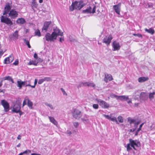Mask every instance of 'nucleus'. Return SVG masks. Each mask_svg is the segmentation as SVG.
<instances>
[{
    "instance_id": "obj_1",
    "label": "nucleus",
    "mask_w": 155,
    "mask_h": 155,
    "mask_svg": "<svg viewBox=\"0 0 155 155\" xmlns=\"http://www.w3.org/2000/svg\"><path fill=\"white\" fill-rule=\"evenodd\" d=\"M11 4L7 3L4 8L3 15L0 18L1 21L4 23L9 26H11L13 25V22L11 19L7 16V14L8 13L9 10L12 8Z\"/></svg>"
},
{
    "instance_id": "obj_2",
    "label": "nucleus",
    "mask_w": 155,
    "mask_h": 155,
    "mask_svg": "<svg viewBox=\"0 0 155 155\" xmlns=\"http://www.w3.org/2000/svg\"><path fill=\"white\" fill-rule=\"evenodd\" d=\"M129 143L127 144L125 147L127 148V150L128 151H129L132 149L131 147L133 148L136 150L135 147V146L137 147H139L140 146V144L138 140H133L131 139H129Z\"/></svg>"
},
{
    "instance_id": "obj_3",
    "label": "nucleus",
    "mask_w": 155,
    "mask_h": 155,
    "mask_svg": "<svg viewBox=\"0 0 155 155\" xmlns=\"http://www.w3.org/2000/svg\"><path fill=\"white\" fill-rule=\"evenodd\" d=\"M83 7V5L80 2L75 1L72 3L71 5L70 6L69 9L71 11H73L74 9L80 10Z\"/></svg>"
},
{
    "instance_id": "obj_4",
    "label": "nucleus",
    "mask_w": 155,
    "mask_h": 155,
    "mask_svg": "<svg viewBox=\"0 0 155 155\" xmlns=\"http://www.w3.org/2000/svg\"><path fill=\"white\" fill-rule=\"evenodd\" d=\"M96 101L102 108L107 109L109 107V104L105 101L98 98H96Z\"/></svg>"
},
{
    "instance_id": "obj_5",
    "label": "nucleus",
    "mask_w": 155,
    "mask_h": 155,
    "mask_svg": "<svg viewBox=\"0 0 155 155\" xmlns=\"http://www.w3.org/2000/svg\"><path fill=\"white\" fill-rule=\"evenodd\" d=\"M73 117L76 119L79 120L81 117V112L78 109H74L72 112Z\"/></svg>"
},
{
    "instance_id": "obj_6",
    "label": "nucleus",
    "mask_w": 155,
    "mask_h": 155,
    "mask_svg": "<svg viewBox=\"0 0 155 155\" xmlns=\"http://www.w3.org/2000/svg\"><path fill=\"white\" fill-rule=\"evenodd\" d=\"M9 16L12 19H15L18 17V12L15 9H12L9 10L8 12Z\"/></svg>"
},
{
    "instance_id": "obj_7",
    "label": "nucleus",
    "mask_w": 155,
    "mask_h": 155,
    "mask_svg": "<svg viewBox=\"0 0 155 155\" xmlns=\"http://www.w3.org/2000/svg\"><path fill=\"white\" fill-rule=\"evenodd\" d=\"M1 104L3 106L5 112H7L9 110V105L8 103L5 100H2L1 101Z\"/></svg>"
},
{
    "instance_id": "obj_8",
    "label": "nucleus",
    "mask_w": 155,
    "mask_h": 155,
    "mask_svg": "<svg viewBox=\"0 0 155 155\" xmlns=\"http://www.w3.org/2000/svg\"><path fill=\"white\" fill-rule=\"evenodd\" d=\"M21 103H15L12 107V113H18L21 109Z\"/></svg>"
},
{
    "instance_id": "obj_9",
    "label": "nucleus",
    "mask_w": 155,
    "mask_h": 155,
    "mask_svg": "<svg viewBox=\"0 0 155 155\" xmlns=\"http://www.w3.org/2000/svg\"><path fill=\"white\" fill-rule=\"evenodd\" d=\"M119 100L121 101H126L128 104L132 103V100L131 98H130L129 97V96H120Z\"/></svg>"
},
{
    "instance_id": "obj_10",
    "label": "nucleus",
    "mask_w": 155,
    "mask_h": 155,
    "mask_svg": "<svg viewBox=\"0 0 155 155\" xmlns=\"http://www.w3.org/2000/svg\"><path fill=\"white\" fill-rule=\"evenodd\" d=\"M45 39L48 41H54L56 39L55 37L53 35L52 33L51 35L49 33H47L45 35Z\"/></svg>"
},
{
    "instance_id": "obj_11",
    "label": "nucleus",
    "mask_w": 155,
    "mask_h": 155,
    "mask_svg": "<svg viewBox=\"0 0 155 155\" xmlns=\"http://www.w3.org/2000/svg\"><path fill=\"white\" fill-rule=\"evenodd\" d=\"M112 46L113 48V51H118L120 48L119 43L116 41L113 42Z\"/></svg>"
},
{
    "instance_id": "obj_12",
    "label": "nucleus",
    "mask_w": 155,
    "mask_h": 155,
    "mask_svg": "<svg viewBox=\"0 0 155 155\" xmlns=\"http://www.w3.org/2000/svg\"><path fill=\"white\" fill-rule=\"evenodd\" d=\"M96 10V7L94 6L91 11V7H89L83 11V13H84L88 14L92 13H94L95 12Z\"/></svg>"
},
{
    "instance_id": "obj_13",
    "label": "nucleus",
    "mask_w": 155,
    "mask_h": 155,
    "mask_svg": "<svg viewBox=\"0 0 155 155\" xmlns=\"http://www.w3.org/2000/svg\"><path fill=\"white\" fill-rule=\"evenodd\" d=\"M52 33L53 35L55 37L56 39L58 36L60 35L62 36L63 35V32H61L60 30L58 28H56L54 29V31Z\"/></svg>"
},
{
    "instance_id": "obj_14",
    "label": "nucleus",
    "mask_w": 155,
    "mask_h": 155,
    "mask_svg": "<svg viewBox=\"0 0 155 155\" xmlns=\"http://www.w3.org/2000/svg\"><path fill=\"white\" fill-rule=\"evenodd\" d=\"M121 3H119L118 4L113 6V8L115 12L118 14L119 15L120 11Z\"/></svg>"
},
{
    "instance_id": "obj_15",
    "label": "nucleus",
    "mask_w": 155,
    "mask_h": 155,
    "mask_svg": "<svg viewBox=\"0 0 155 155\" xmlns=\"http://www.w3.org/2000/svg\"><path fill=\"white\" fill-rule=\"evenodd\" d=\"M13 60V56L12 54H11L9 57L5 59L4 63L5 64H8L12 62Z\"/></svg>"
},
{
    "instance_id": "obj_16",
    "label": "nucleus",
    "mask_w": 155,
    "mask_h": 155,
    "mask_svg": "<svg viewBox=\"0 0 155 155\" xmlns=\"http://www.w3.org/2000/svg\"><path fill=\"white\" fill-rule=\"evenodd\" d=\"M112 39V37L111 35H109L108 36H106L104 38L103 42L107 45H109Z\"/></svg>"
},
{
    "instance_id": "obj_17",
    "label": "nucleus",
    "mask_w": 155,
    "mask_h": 155,
    "mask_svg": "<svg viewBox=\"0 0 155 155\" xmlns=\"http://www.w3.org/2000/svg\"><path fill=\"white\" fill-rule=\"evenodd\" d=\"M113 79V78L111 75L108 74H105L104 81L106 82L107 83L109 81H111Z\"/></svg>"
},
{
    "instance_id": "obj_18",
    "label": "nucleus",
    "mask_w": 155,
    "mask_h": 155,
    "mask_svg": "<svg viewBox=\"0 0 155 155\" xmlns=\"http://www.w3.org/2000/svg\"><path fill=\"white\" fill-rule=\"evenodd\" d=\"M27 81H22L21 80H19L17 81V86L19 87V89H21L22 86H25Z\"/></svg>"
},
{
    "instance_id": "obj_19",
    "label": "nucleus",
    "mask_w": 155,
    "mask_h": 155,
    "mask_svg": "<svg viewBox=\"0 0 155 155\" xmlns=\"http://www.w3.org/2000/svg\"><path fill=\"white\" fill-rule=\"evenodd\" d=\"M50 21H46L44 23V26L42 28V31H47L49 25L50 24Z\"/></svg>"
},
{
    "instance_id": "obj_20",
    "label": "nucleus",
    "mask_w": 155,
    "mask_h": 155,
    "mask_svg": "<svg viewBox=\"0 0 155 155\" xmlns=\"http://www.w3.org/2000/svg\"><path fill=\"white\" fill-rule=\"evenodd\" d=\"M48 117L50 120V121L51 123H52L56 126H57L58 123L57 121L54 119V117L50 116H48Z\"/></svg>"
},
{
    "instance_id": "obj_21",
    "label": "nucleus",
    "mask_w": 155,
    "mask_h": 155,
    "mask_svg": "<svg viewBox=\"0 0 155 155\" xmlns=\"http://www.w3.org/2000/svg\"><path fill=\"white\" fill-rule=\"evenodd\" d=\"M81 120L84 123H87L89 122L88 116L86 114L84 115L83 117L81 118Z\"/></svg>"
},
{
    "instance_id": "obj_22",
    "label": "nucleus",
    "mask_w": 155,
    "mask_h": 155,
    "mask_svg": "<svg viewBox=\"0 0 155 155\" xmlns=\"http://www.w3.org/2000/svg\"><path fill=\"white\" fill-rule=\"evenodd\" d=\"M147 98V95L145 93L142 92L141 93L140 96V99L143 100H146Z\"/></svg>"
},
{
    "instance_id": "obj_23",
    "label": "nucleus",
    "mask_w": 155,
    "mask_h": 155,
    "mask_svg": "<svg viewBox=\"0 0 155 155\" xmlns=\"http://www.w3.org/2000/svg\"><path fill=\"white\" fill-rule=\"evenodd\" d=\"M149 78L147 77H141L138 79L139 82L142 83L148 80Z\"/></svg>"
},
{
    "instance_id": "obj_24",
    "label": "nucleus",
    "mask_w": 155,
    "mask_h": 155,
    "mask_svg": "<svg viewBox=\"0 0 155 155\" xmlns=\"http://www.w3.org/2000/svg\"><path fill=\"white\" fill-rule=\"evenodd\" d=\"M145 30L148 33L150 34L151 35H153L154 32V30L152 28H150L149 29H147V28H145Z\"/></svg>"
},
{
    "instance_id": "obj_25",
    "label": "nucleus",
    "mask_w": 155,
    "mask_h": 155,
    "mask_svg": "<svg viewBox=\"0 0 155 155\" xmlns=\"http://www.w3.org/2000/svg\"><path fill=\"white\" fill-rule=\"evenodd\" d=\"M25 22V20L23 18H18L16 21V22L18 24H23Z\"/></svg>"
},
{
    "instance_id": "obj_26",
    "label": "nucleus",
    "mask_w": 155,
    "mask_h": 155,
    "mask_svg": "<svg viewBox=\"0 0 155 155\" xmlns=\"http://www.w3.org/2000/svg\"><path fill=\"white\" fill-rule=\"evenodd\" d=\"M18 31H16L13 33L12 36L14 40H17L18 38Z\"/></svg>"
},
{
    "instance_id": "obj_27",
    "label": "nucleus",
    "mask_w": 155,
    "mask_h": 155,
    "mask_svg": "<svg viewBox=\"0 0 155 155\" xmlns=\"http://www.w3.org/2000/svg\"><path fill=\"white\" fill-rule=\"evenodd\" d=\"M85 86H91L93 87H95V84L93 82H85Z\"/></svg>"
},
{
    "instance_id": "obj_28",
    "label": "nucleus",
    "mask_w": 155,
    "mask_h": 155,
    "mask_svg": "<svg viewBox=\"0 0 155 155\" xmlns=\"http://www.w3.org/2000/svg\"><path fill=\"white\" fill-rule=\"evenodd\" d=\"M155 94V92H153L152 93H150L149 94V97L150 101L153 100L154 98V95Z\"/></svg>"
},
{
    "instance_id": "obj_29",
    "label": "nucleus",
    "mask_w": 155,
    "mask_h": 155,
    "mask_svg": "<svg viewBox=\"0 0 155 155\" xmlns=\"http://www.w3.org/2000/svg\"><path fill=\"white\" fill-rule=\"evenodd\" d=\"M27 105L28 107L31 109H33V103L28 99Z\"/></svg>"
},
{
    "instance_id": "obj_30",
    "label": "nucleus",
    "mask_w": 155,
    "mask_h": 155,
    "mask_svg": "<svg viewBox=\"0 0 155 155\" xmlns=\"http://www.w3.org/2000/svg\"><path fill=\"white\" fill-rule=\"evenodd\" d=\"M135 120L136 119L132 118L130 117H128L127 118V121L130 124H134L135 122Z\"/></svg>"
},
{
    "instance_id": "obj_31",
    "label": "nucleus",
    "mask_w": 155,
    "mask_h": 155,
    "mask_svg": "<svg viewBox=\"0 0 155 155\" xmlns=\"http://www.w3.org/2000/svg\"><path fill=\"white\" fill-rule=\"evenodd\" d=\"M3 80H8L9 81H11L13 83H14L13 80L12 78L10 76H6V77H4L3 78Z\"/></svg>"
},
{
    "instance_id": "obj_32",
    "label": "nucleus",
    "mask_w": 155,
    "mask_h": 155,
    "mask_svg": "<svg viewBox=\"0 0 155 155\" xmlns=\"http://www.w3.org/2000/svg\"><path fill=\"white\" fill-rule=\"evenodd\" d=\"M37 3L35 2V0H33L32 2L31 6L32 7V8L34 9V8H37Z\"/></svg>"
},
{
    "instance_id": "obj_33",
    "label": "nucleus",
    "mask_w": 155,
    "mask_h": 155,
    "mask_svg": "<svg viewBox=\"0 0 155 155\" xmlns=\"http://www.w3.org/2000/svg\"><path fill=\"white\" fill-rule=\"evenodd\" d=\"M110 97L112 98H116L117 100H119L120 96H117L114 94H110Z\"/></svg>"
},
{
    "instance_id": "obj_34",
    "label": "nucleus",
    "mask_w": 155,
    "mask_h": 155,
    "mask_svg": "<svg viewBox=\"0 0 155 155\" xmlns=\"http://www.w3.org/2000/svg\"><path fill=\"white\" fill-rule=\"evenodd\" d=\"M38 63V62L36 61L32 60L30 61H29V62L28 63V64L29 65L33 64L36 66L37 65Z\"/></svg>"
},
{
    "instance_id": "obj_35",
    "label": "nucleus",
    "mask_w": 155,
    "mask_h": 155,
    "mask_svg": "<svg viewBox=\"0 0 155 155\" xmlns=\"http://www.w3.org/2000/svg\"><path fill=\"white\" fill-rule=\"evenodd\" d=\"M110 120L112 121L113 122H115L117 124H119L118 122L117 121V119L116 117H112L111 116Z\"/></svg>"
},
{
    "instance_id": "obj_36",
    "label": "nucleus",
    "mask_w": 155,
    "mask_h": 155,
    "mask_svg": "<svg viewBox=\"0 0 155 155\" xmlns=\"http://www.w3.org/2000/svg\"><path fill=\"white\" fill-rule=\"evenodd\" d=\"M35 35L38 36V37H40L41 35V34L40 31L38 29H37L35 30Z\"/></svg>"
},
{
    "instance_id": "obj_37",
    "label": "nucleus",
    "mask_w": 155,
    "mask_h": 155,
    "mask_svg": "<svg viewBox=\"0 0 155 155\" xmlns=\"http://www.w3.org/2000/svg\"><path fill=\"white\" fill-rule=\"evenodd\" d=\"M23 40L26 44L28 46V48H31V46L29 44V41L28 40H26L25 39H24Z\"/></svg>"
},
{
    "instance_id": "obj_38",
    "label": "nucleus",
    "mask_w": 155,
    "mask_h": 155,
    "mask_svg": "<svg viewBox=\"0 0 155 155\" xmlns=\"http://www.w3.org/2000/svg\"><path fill=\"white\" fill-rule=\"evenodd\" d=\"M28 98L27 97H25L23 103L22 107H23L26 104V102L27 101L28 102Z\"/></svg>"
},
{
    "instance_id": "obj_39",
    "label": "nucleus",
    "mask_w": 155,
    "mask_h": 155,
    "mask_svg": "<svg viewBox=\"0 0 155 155\" xmlns=\"http://www.w3.org/2000/svg\"><path fill=\"white\" fill-rule=\"evenodd\" d=\"M45 104L47 106L49 107L52 110H54V107L51 104L46 103H45Z\"/></svg>"
},
{
    "instance_id": "obj_40",
    "label": "nucleus",
    "mask_w": 155,
    "mask_h": 155,
    "mask_svg": "<svg viewBox=\"0 0 155 155\" xmlns=\"http://www.w3.org/2000/svg\"><path fill=\"white\" fill-rule=\"evenodd\" d=\"M117 119L120 123H122L123 122V117L120 116H119L117 117Z\"/></svg>"
},
{
    "instance_id": "obj_41",
    "label": "nucleus",
    "mask_w": 155,
    "mask_h": 155,
    "mask_svg": "<svg viewBox=\"0 0 155 155\" xmlns=\"http://www.w3.org/2000/svg\"><path fill=\"white\" fill-rule=\"evenodd\" d=\"M44 81H52L51 78L50 77H45L44 78Z\"/></svg>"
},
{
    "instance_id": "obj_42",
    "label": "nucleus",
    "mask_w": 155,
    "mask_h": 155,
    "mask_svg": "<svg viewBox=\"0 0 155 155\" xmlns=\"http://www.w3.org/2000/svg\"><path fill=\"white\" fill-rule=\"evenodd\" d=\"M140 123V121H137L136 120H135V122L134 123V127L135 128H137V127L138 125Z\"/></svg>"
},
{
    "instance_id": "obj_43",
    "label": "nucleus",
    "mask_w": 155,
    "mask_h": 155,
    "mask_svg": "<svg viewBox=\"0 0 155 155\" xmlns=\"http://www.w3.org/2000/svg\"><path fill=\"white\" fill-rule=\"evenodd\" d=\"M103 115L106 118H107V119H108L109 120L111 117V114H110V116H109L108 115H106L104 114H103Z\"/></svg>"
},
{
    "instance_id": "obj_44",
    "label": "nucleus",
    "mask_w": 155,
    "mask_h": 155,
    "mask_svg": "<svg viewBox=\"0 0 155 155\" xmlns=\"http://www.w3.org/2000/svg\"><path fill=\"white\" fill-rule=\"evenodd\" d=\"M93 107L94 109H97L99 107V106L98 104H94L93 105Z\"/></svg>"
},
{
    "instance_id": "obj_45",
    "label": "nucleus",
    "mask_w": 155,
    "mask_h": 155,
    "mask_svg": "<svg viewBox=\"0 0 155 155\" xmlns=\"http://www.w3.org/2000/svg\"><path fill=\"white\" fill-rule=\"evenodd\" d=\"M44 81V78H42L39 80L38 81V84H41L43 83Z\"/></svg>"
},
{
    "instance_id": "obj_46",
    "label": "nucleus",
    "mask_w": 155,
    "mask_h": 155,
    "mask_svg": "<svg viewBox=\"0 0 155 155\" xmlns=\"http://www.w3.org/2000/svg\"><path fill=\"white\" fill-rule=\"evenodd\" d=\"M74 126L75 128H77L79 125V124L78 122H74L73 123Z\"/></svg>"
},
{
    "instance_id": "obj_47",
    "label": "nucleus",
    "mask_w": 155,
    "mask_h": 155,
    "mask_svg": "<svg viewBox=\"0 0 155 155\" xmlns=\"http://www.w3.org/2000/svg\"><path fill=\"white\" fill-rule=\"evenodd\" d=\"M61 90L63 94L64 95H65L66 96L67 95V94L64 90L62 88H61Z\"/></svg>"
},
{
    "instance_id": "obj_48",
    "label": "nucleus",
    "mask_w": 155,
    "mask_h": 155,
    "mask_svg": "<svg viewBox=\"0 0 155 155\" xmlns=\"http://www.w3.org/2000/svg\"><path fill=\"white\" fill-rule=\"evenodd\" d=\"M133 35L135 36H137L138 37H139V38L140 37H141V38L142 37V35L140 34H139V33H138L137 34H133Z\"/></svg>"
},
{
    "instance_id": "obj_49",
    "label": "nucleus",
    "mask_w": 155,
    "mask_h": 155,
    "mask_svg": "<svg viewBox=\"0 0 155 155\" xmlns=\"http://www.w3.org/2000/svg\"><path fill=\"white\" fill-rule=\"evenodd\" d=\"M31 152V150H27L21 153H22V155L24 154L27 153H30Z\"/></svg>"
},
{
    "instance_id": "obj_50",
    "label": "nucleus",
    "mask_w": 155,
    "mask_h": 155,
    "mask_svg": "<svg viewBox=\"0 0 155 155\" xmlns=\"http://www.w3.org/2000/svg\"><path fill=\"white\" fill-rule=\"evenodd\" d=\"M37 82H38L37 80L36 79H35V82H34V85L31 86V87L32 88H35V85L37 83Z\"/></svg>"
},
{
    "instance_id": "obj_51",
    "label": "nucleus",
    "mask_w": 155,
    "mask_h": 155,
    "mask_svg": "<svg viewBox=\"0 0 155 155\" xmlns=\"http://www.w3.org/2000/svg\"><path fill=\"white\" fill-rule=\"evenodd\" d=\"M85 83H81V84H80L78 86V88H79V87H81V86H85Z\"/></svg>"
},
{
    "instance_id": "obj_52",
    "label": "nucleus",
    "mask_w": 155,
    "mask_h": 155,
    "mask_svg": "<svg viewBox=\"0 0 155 155\" xmlns=\"http://www.w3.org/2000/svg\"><path fill=\"white\" fill-rule=\"evenodd\" d=\"M18 60H16L13 63V64L15 65H16L18 64Z\"/></svg>"
},
{
    "instance_id": "obj_53",
    "label": "nucleus",
    "mask_w": 155,
    "mask_h": 155,
    "mask_svg": "<svg viewBox=\"0 0 155 155\" xmlns=\"http://www.w3.org/2000/svg\"><path fill=\"white\" fill-rule=\"evenodd\" d=\"M34 57L36 59H38V55L36 53H35L34 55Z\"/></svg>"
},
{
    "instance_id": "obj_54",
    "label": "nucleus",
    "mask_w": 155,
    "mask_h": 155,
    "mask_svg": "<svg viewBox=\"0 0 155 155\" xmlns=\"http://www.w3.org/2000/svg\"><path fill=\"white\" fill-rule=\"evenodd\" d=\"M143 124H144V123H142L140 125V126H139V127L138 128L139 130H141V128L142 127V126H143Z\"/></svg>"
},
{
    "instance_id": "obj_55",
    "label": "nucleus",
    "mask_w": 155,
    "mask_h": 155,
    "mask_svg": "<svg viewBox=\"0 0 155 155\" xmlns=\"http://www.w3.org/2000/svg\"><path fill=\"white\" fill-rule=\"evenodd\" d=\"M66 133L68 134L69 135H70L71 134V131H70L69 130H67L66 132Z\"/></svg>"
},
{
    "instance_id": "obj_56",
    "label": "nucleus",
    "mask_w": 155,
    "mask_h": 155,
    "mask_svg": "<svg viewBox=\"0 0 155 155\" xmlns=\"http://www.w3.org/2000/svg\"><path fill=\"white\" fill-rule=\"evenodd\" d=\"M136 130V128L135 129H131L130 130V132H132Z\"/></svg>"
},
{
    "instance_id": "obj_57",
    "label": "nucleus",
    "mask_w": 155,
    "mask_h": 155,
    "mask_svg": "<svg viewBox=\"0 0 155 155\" xmlns=\"http://www.w3.org/2000/svg\"><path fill=\"white\" fill-rule=\"evenodd\" d=\"M64 39L63 38H60L59 41L60 42H62L63 41H64Z\"/></svg>"
},
{
    "instance_id": "obj_58",
    "label": "nucleus",
    "mask_w": 155,
    "mask_h": 155,
    "mask_svg": "<svg viewBox=\"0 0 155 155\" xmlns=\"http://www.w3.org/2000/svg\"><path fill=\"white\" fill-rule=\"evenodd\" d=\"M3 53L4 52L2 51V50H0V56L2 55L3 54Z\"/></svg>"
},
{
    "instance_id": "obj_59",
    "label": "nucleus",
    "mask_w": 155,
    "mask_h": 155,
    "mask_svg": "<svg viewBox=\"0 0 155 155\" xmlns=\"http://www.w3.org/2000/svg\"><path fill=\"white\" fill-rule=\"evenodd\" d=\"M21 136L20 135H19L17 137V139L20 140L21 139Z\"/></svg>"
},
{
    "instance_id": "obj_60",
    "label": "nucleus",
    "mask_w": 155,
    "mask_h": 155,
    "mask_svg": "<svg viewBox=\"0 0 155 155\" xmlns=\"http://www.w3.org/2000/svg\"><path fill=\"white\" fill-rule=\"evenodd\" d=\"M71 38V36H70L69 37V39L70 41H73L74 40H73V39H72Z\"/></svg>"
},
{
    "instance_id": "obj_61",
    "label": "nucleus",
    "mask_w": 155,
    "mask_h": 155,
    "mask_svg": "<svg viewBox=\"0 0 155 155\" xmlns=\"http://www.w3.org/2000/svg\"><path fill=\"white\" fill-rule=\"evenodd\" d=\"M18 113H19L20 115L21 116V115H22L23 114V112H21V109L20 110L19 112H18Z\"/></svg>"
},
{
    "instance_id": "obj_62",
    "label": "nucleus",
    "mask_w": 155,
    "mask_h": 155,
    "mask_svg": "<svg viewBox=\"0 0 155 155\" xmlns=\"http://www.w3.org/2000/svg\"><path fill=\"white\" fill-rule=\"evenodd\" d=\"M31 155H41L40 154H38L35 153H32L31 154Z\"/></svg>"
},
{
    "instance_id": "obj_63",
    "label": "nucleus",
    "mask_w": 155,
    "mask_h": 155,
    "mask_svg": "<svg viewBox=\"0 0 155 155\" xmlns=\"http://www.w3.org/2000/svg\"><path fill=\"white\" fill-rule=\"evenodd\" d=\"M27 82L26 83V84L25 85V86H30L31 87V86H32L30 85V84H27Z\"/></svg>"
},
{
    "instance_id": "obj_64",
    "label": "nucleus",
    "mask_w": 155,
    "mask_h": 155,
    "mask_svg": "<svg viewBox=\"0 0 155 155\" xmlns=\"http://www.w3.org/2000/svg\"><path fill=\"white\" fill-rule=\"evenodd\" d=\"M4 90H1L0 89V93L1 92H3V93H4Z\"/></svg>"
}]
</instances>
